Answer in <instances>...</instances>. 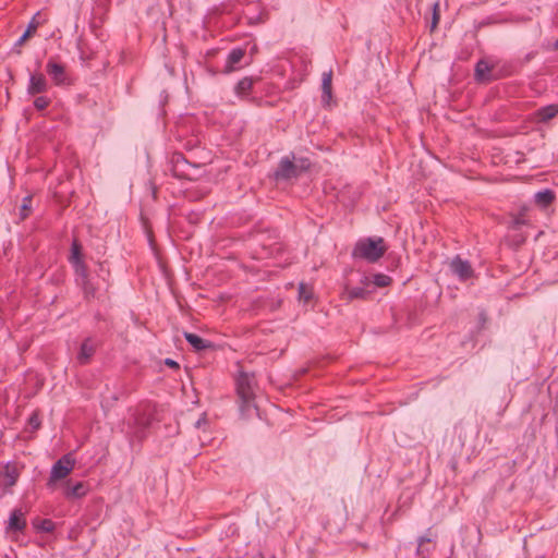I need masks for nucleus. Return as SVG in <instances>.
Instances as JSON below:
<instances>
[{"label":"nucleus","mask_w":558,"mask_h":558,"mask_svg":"<svg viewBox=\"0 0 558 558\" xmlns=\"http://www.w3.org/2000/svg\"><path fill=\"white\" fill-rule=\"evenodd\" d=\"M293 162L299 165V167H298L299 175L310 168V161L307 159L301 158V159L294 160Z\"/></svg>","instance_id":"bb28decb"},{"label":"nucleus","mask_w":558,"mask_h":558,"mask_svg":"<svg viewBox=\"0 0 558 558\" xmlns=\"http://www.w3.org/2000/svg\"><path fill=\"white\" fill-rule=\"evenodd\" d=\"M31 424H33L35 427H38V422H37V418L35 416H33L31 418Z\"/></svg>","instance_id":"473e14b6"},{"label":"nucleus","mask_w":558,"mask_h":558,"mask_svg":"<svg viewBox=\"0 0 558 558\" xmlns=\"http://www.w3.org/2000/svg\"><path fill=\"white\" fill-rule=\"evenodd\" d=\"M554 199L555 193L550 190H544L534 195V203L542 210L547 209L553 204Z\"/></svg>","instance_id":"1a4fd4ad"},{"label":"nucleus","mask_w":558,"mask_h":558,"mask_svg":"<svg viewBox=\"0 0 558 558\" xmlns=\"http://www.w3.org/2000/svg\"><path fill=\"white\" fill-rule=\"evenodd\" d=\"M513 222H514L515 227H519L521 225H525L526 223L525 209H523V211L520 215H518V217H515Z\"/></svg>","instance_id":"cd10ccee"},{"label":"nucleus","mask_w":558,"mask_h":558,"mask_svg":"<svg viewBox=\"0 0 558 558\" xmlns=\"http://www.w3.org/2000/svg\"><path fill=\"white\" fill-rule=\"evenodd\" d=\"M438 10H439V3H435L434 14H433V28L436 27V25L438 24V21H439Z\"/></svg>","instance_id":"c85d7f7f"},{"label":"nucleus","mask_w":558,"mask_h":558,"mask_svg":"<svg viewBox=\"0 0 558 558\" xmlns=\"http://www.w3.org/2000/svg\"><path fill=\"white\" fill-rule=\"evenodd\" d=\"M31 203L32 198L29 196L25 197L21 207L22 218H26L31 211Z\"/></svg>","instance_id":"a878e982"},{"label":"nucleus","mask_w":558,"mask_h":558,"mask_svg":"<svg viewBox=\"0 0 558 558\" xmlns=\"http://www.w3.org/2000/svg\"><path fill=\"white\" fill-rule=\"evenodd\" d=\"M74 469V459L66 454L52 466L48 486L53 488L58 481L65 478Z\"/></svg>","instance_id":"f03ea898"},{"label":"nucleus","mask_w":558,"mask_h":558,"mask_svg":"<svg viewBox=\"0 0 558 558\" xmlns=\"http://www.w3.org/2000/svg\"><path fill=\"white\" fill-rule=\"evenodd\" d=\"M38 26H39V22L37 21L36 16H34L33 20L31 21L27 29L19 39L17 44L23 45L27 39H29L36 33Z\"/></svg>","instance_id":"f3484780"},{"label":"nucleus","mask_w":558,"mask_h":558,"mask_svg":"<svg viewBox=\"0 0 558 558\" xmlns=\"http://www.w3.org/2000/svg\"><path fill=\"white\" fill-rule=\"evenodd\" d=\"M205 424H206V416H205V414H203V415L198 418V421L196 422L195 426H196L197 428H201V427H202L203 425H205Z\"/></svg>","instance_id":"7c9ffc66"},{"label":"nucleus","mask_w":558,"mask_h":558,"mask_svg":"<svg viewBox=\"0 0 558 558\" xmlns=\"http://www.w3.org/2000/svg\"><path fill=\"white\" fill-rule=\"evenodd\" d=\"M449 268L453 276L460 281H468L474 277V270L468 260L456 256L449 262Z\"/></svg>","instance_id":"7ed1b4c3"},{"label":"nucleus","mask_w":558,"mask_h":558,"mask_svg":"<svg viewBox=\"0 0 558 558\" xmlns=\"http://www.w3.org/2000/svg\"><path fill=\"white\" fill-rule=\"evenodd\" d=\"M52 526H53V523L49 520H45L43 523H41V526L40 529L46 531V532H50L52 530Z\"/></svg>","instance_id":"c756f323"},{"label":"nucleus","mask_w":558,"mask_h":558,"mask_svg":"<svg viewBox=\"0 0 558 558\" xmlns=\"http://www.w3.org/2000/svg\"><path fill=\"white\" fill-rule=\"evenodd\" d=\"M134 427L136 428H144L146 426H148L149 424V421L147 417H144V415L142 416V414L140 413H136L134 415V418H133V423Z\"/></svg>","instance_id":"393cba45"},{"label":"nucleus","mask_w":558,"mask_h":558,"mask_svg":"<svg viewBox=\"0 0 558 558\" xmlns=\"http://www.w3.org/2000/svg\"><path fill=\"white\" fill-rule=\"evenodd\" d=\"M1 475L3 485L11 487L15 485L20 476V470L16 464L8 463L3 466Z\"/></svg>","instance_id":"6e6552de"},{"label":"nucleus","mask_w":558,"mask_h":558,"mask_svg":"<svg viewBox=\"0 0 558 558\" xmlns=\"http://www.w3.org/2000/svg\"><path fill=\"white\" fill-rule=\"evenodd\" d=\"M254 378L247 374H242L238 379V393L247 407L254 399Z\"/></svg>","instance_id":"20e7f679"},{"label":"nucleus","mask_w":558,"mask_h":558,"mask_svg":"<svg viewBox=\"0 0 558 558\" xmlns=\"http://www.w3.org/2000/svg\"><path fill=\"white\" fill-rule=\"evenodd\" d=\"M386 251L387 246L381 238H367L356 243L353 250V256L374 263L377 262Z\"/></svg>","instance_id":"f257e3e1"},{"label":"nucleus","mask_w":558,"mask_h":558,"mask_svg":"<svg viewBox=\"0 0 558 558\" xmlns=\"http://www.w3.org/2000/svg\"><path fill=\"white\" fill-rule=\"evenodd\" d=\"M371 283V280L367 277H364L361 280V287H349L344 288L342 298L347 301H353L355 299H366L369 294V291L366 289Z\"/></svg>","instance_id":"39448f33"},{"label":"nucleus","mask_w":558,"mask_h":558,"mask_svg":"<svg viewBox=\"0 0 558 558\" xmlns=\"http://www.w3.org/2000/svg\"><path fill=\"white\" fill-rule=\"evenodd\" d=\"M245 51L241 48L233 49L226 62L225 72L231 73L236 70V65L241 62V60L244 58Z\"/></svg>","instance_id":"9b49d317"},{"label":"nucleus","mask_w":558,"mask_h":558,"mask_svg":"<svg viewBox=\"0 0 558 558\" xmlns=\"http://www.w3.org/2000/svg\"><path fill=\"white\" fill-rule=\"evenodd\" d=\"M47 81L41 73H35L31 76L27 92L29 95L41 94L47 90Z\"/></svg>","instance_id":"0eeeda50"},{"label":"nucleus","mask_w":558,"mask_h":558,"mask_svg":"<svg viewBox=\"0 0 558 558\" xmlns=\"http://www.w3.org/2000/svg\"><path fill=\"white\" fill-rule=\"evenodd\" d=\"M26 525L24 512L21 509H15L11 513L8 529L9 531H22Z\"/></svg>","instance_id":"9d476101"},{"label":"nucleus","mask_w":558,"mask_h":558,"mask_svg":"<svg viewBox=\"0 0 558 558\" xmlns=\"http://www.w3.org/2000/svg\"><path fill=\"white\" fill-rule=\"evenodd\" d=\"M47 72L52 77V80L54 81L56 84L59 85V84L64 83L65 73H64V68L61 64L50 60L47 63Z\"/></svg>","instance_id":"f8f14e48"},{"label":"nucleus","mask_w":558,"mask_h":558,"mask_svg":"<svg viewBox=\"0 0 558 558\" xmlns=\"http://www.w3.org/2000/svg\"><path fill=\"white\" fill-rule=\"evenodd\" d=\"M166 364H167L168 366H170V367H178V366H179V365H178V363H177L175 361L170 360V359H167V360H166Z\"/></svg>","instance_id":"2f4dec72"},{"label":"nucleus","mask_w":558,"mask_h":558,"mask_svg":"<svg viewBox=\"0 0 558 558\" xmlns=\"http://www.w3.org/2000/svg\"><path fill=\"white\" fill-rule=\"evenodd\" d=\"M184 337L186 341L196 350V351H203L210 347V343L199 336L191 332H185Z\"/></svg>","instance_id":"2eb2a0df"},{"label":"nucleus","mask_w":558,"mask_h":558,"mask_svg":"<svg viewBox=\"0 0 558 558\" xmlns=\"http://www.w3.org/2000/svg\"><path fill=\"white\" fill-rule=\"evenodd\" d=\"M313 298V290L305 283H301L299 287V299L303 303L307 304Z\"/></svg>","instance_id":"aec40b11"},{"label":"nucleus","mask_w":558,"mask_h":558,"mask_svg":"<svg viewBox=\"0 0 558 558\" xmlns=\"http://www.w3.org/2000/svg\"><path fill=\"white\" fill-rule=\"evenodd\" d=\"M71 260L75 265L76 271L85 276V267L81 260L80 245L76 242L73 243Z\"/></svg>","instance_id":"dca6fc26"},{"label":"nucleus","mask_w":558,"mask_h":558,"mask_svg":"<svg viewBox=\"0 0 558 558\" xmlns=\"http://www.w3.org/2000/svg\"><path fill=\"white\" fill-rule=\"evenodd\" d=\"M50 104V99L46 96H38L34 100V107L37 110H44L46 109Z\"/></svg>","instance_id":"b1692460"},{"label":"nucleus","mask_w":558,"mask_h":558,"mask_svg":"<svg viewBox=\"0 0 558 558\" xmlns=\"http://www.w3.org/2000/svg\"><path fill=\"white\" fill-rule=\"evenodd\" d=\"M558 113V107L550 105L538 110V118L541 121H547Z\"/></svg>","instance_id":"6ab92c4d"},{"label":"nucleus","mask_w":558,"mask_h":558,"mask_svg":"<svg viewBox=\"0 0 558 558\" xmlns=\"http://www.w3.org/2000/svg\"><path fill=\"white\" fill-rule=\"evenodd\" d=\"M298 167L293 161H290L289 159H282L279 163V167L276 171V177L280 179H291L299 175Z\"/></svg>","instance_id":"423d86ee"},{"label":"nucleus","mask_w":558,"mask_h":558,"mask_svg":"<svg viewBox=\"0 0 558 558\" xmlns=\"http://www.w3.org/2000/svg\"><path fill=\"white\" fill-rule=\"evenodd\" d=\"M489 64L486 61H480L476 65V77L478 81H488L489 80Z\"/></svg>","instance_id":"a211bd4d"},{"label":"nucleus","mask_w":558,"mask_h":558,"mask_svg":"<svg viewBox=\"0 0 558 558\" xmlns=\"http://www.w3.org/2000/svg\"><path fill=\"white\" fill-rule=\"evenodd\" d=\"M425 542H429V539L421 538L418 547L421 548Z\"/></svg>","instance_id":"72a5a7b5"},{"label":"nucleus","mask_w":558,"mask_h":558,"mask_svg":"<svg viewBox=\"0 0 558 558\" xmlns=\"http://www.w3.org/2000/svg\"><path fill=\"white\" fill-rule=\"evenodd\" d=\"M323 92L324 95L330 97L331 93V72L323 74Z\"/></svg>","instance_id":"4be33fe9"},{"label":"nucleus","mask_w":558,"mask_h":558,"mask_svg":"<svg viewBox=\"0 0 558 558\" xmlns=\"http://www.w3.org/2000/svg\"><path fill=\"white\" fill-rule=\"evenodd\" d=\"M390 282H391V279L388 276L383 275V274L375 275L374 281H373V283L379 288L387 287L390 284Z\"/></svg>","instance_id":"5701e85b"},{"label":"nucleus","mask_w":558,"mask_h":558,"mask_svg":"<svg viewBox=\"0 0 558 558\" xmlns=\"http://www.w3.org/2000/svg\"><path fill=\"white\" fill-rule=\"evenodd\" d=\"M87 486L83 482L71 485L66 484L64 495L69 498H81L87 494Z\"/></svg>","instance_id":"ddd939ff"},{"label":"nucleus","mask_w":558,"mask_h":558,"mask_svg":"<svg viewBox=\"0 0 558 558\" xmlns=\"http://www.w3.org/2000/svg\"><path fill=\"white\" fill-rule=\"evenodd\" d=\"M252 86H253L252 78L244 77L236 84L235 90L238 94L244 95L251 90Z\"/></svg>","instance_id":"412c9836"},{"label":"nucleus","mask_w":558,"mask_h":558,"mask_svg":"<svg viewBox=\"0 0 558 558\" xmlns=\"http://www.w3.org/2000/svg\"><path fill=\"white\" fill-rule=\"evenodd\" d=\"M95 353V344L90 340L82 343L77 360L82 364H86Z\"/></svg>","instance_id":"4468645a"}]
</instances>
